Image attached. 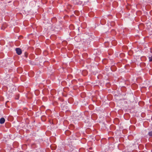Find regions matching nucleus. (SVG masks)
Segmentation results:
<instances>
[{
  "instance_id": "4",
  "label": "nucleus",
  "mask_w": 152,
  "mask_h": 152,
  "mask_svg": "<svg viewBox=\"0 0 152 152\" xmlns=\"http://www.w3.org/2000/svg\"><path fill=\"white\" fill-rule=\"evenodd\" d=\"M148 134L149 136H152V131L149 132L148 133Z\"/></svg>"
},
{
  "instance_id": "2",
  "label": "nucleus",
  "mask_w": 152,
  "mask_h": 152,
  "mask_svg": "<svg viewBox=\"0 0 152 152\" xmlns=\"http://www.w3.org/2000/svg\"><path fill=\"white\" fill-rule=\"evenodd\" d=\"M5 121V119L3 118H2L0 119V123L1 124H4Z\"/></svg>"
},
{
  "instance_id": "1",
  "label": "nucleus",
  "mask_w": 152,
  "mask_h": 152,
  "mask_svg": "<svg viewBox=\"0 0 152 152\" xmlns=\"http://www.w3.org/2000/svg\"><path fill=\"white\" fill-rule=\"evenodd\" d=\"M16 53L18 55H20L22 53L21 49L19 48H17L16 49Z\"/></svg>"
},
{
  "instance_id": "5",
  "label": "nucleus",
  "mask_w": 152,
  "mask_h": 152,
  "mask_svg": "<svg viewBox=\"0 0 152 152\" xmlns=\"http://www.w3.org/2000/svg\"><path fill=\"white\" fill-rule=\"evenodd\" d=\"M76 37H75V39H76Z\"/></svg>"
},
{
  "instance_id": "3",
  "label": "nucleus",
  "mask_w": 152,
  "mask_h": 152,
  "mask_svg": "<svg viewBox=\"0 0 152 152\" xmlns=\"http://www.w3.org/2000/svg\"><path fill=\"white\" fill-rule=\"evenodd\" d=\"M148 58L149 61H152V56H149Z\"/></svg>"
}]
</instances>
